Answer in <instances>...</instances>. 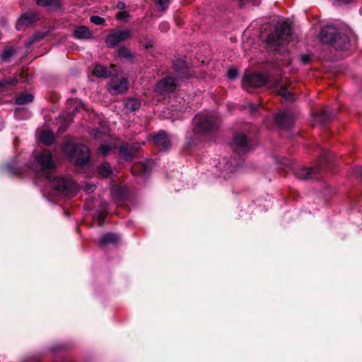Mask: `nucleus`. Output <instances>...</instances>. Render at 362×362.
Instances as JSON below:
<instances>
[{
    "label": "nucleus",
    "mask_w": 362,
    "mask_h": 362,
    "mask_svg": "<svg viewBox=\"0 0 362 362\" xmlns=\"http://www.w3.org/2000/svg\"><path fill=\"white\" fill-rule=\"evenodd\" d=\"M320 38L323 43L331 44L336 49L344 50L349 47V35L332 25L324 27L321 30Z\"/></svg>",
    "instance_id": "f257e3e1"
},
{
    "label": "nucleus",
    "mask_w": 362,
    "mask_h": 362,
    "mask_svg": "<svg viewBox=\"0 0 362 362\" xmlns=\"http://www.w3.org/2000/svg\"><path fill=\"white\" fill-rule=\"evenodd\" d=\"M219 119L214 112H202L197 115L193 119V132L198 136H203L218 128Z\"/></svg>",
    "instance_id": "f03ea898"
},
{
    "label": "nucleus",
    "mask_w": 362,
    "mask_h": 362,
    "mask_svg": "<svg viewBox=\"0 0 362 362\" xmlns=\"http://www.w3.org/2000/svg\"><path fill=\"white\" fill-rule=\"evenodd\" d=\"M281 83V78L275 77L269 79L263 74L250 72L245 73L242 81V86L245 89L250 87L259 88L264 85L269 88H273L278 87Z\"/></svg>",
    "instance_id": "7ed1b4c3"
},
{
    "label": "nucleus",
    "mask_w": 362,
    "mask_h": 362,
    "mask_svg": "<svg viewBox=\"0 0 362 362\" xmlns=\"http://www.w3.org/2000/svg\"><path fill=\"white\" fill-rule=\"evenodd\" d=\"M189 73L188 68L181 67L176 70L174 77L167 76L166 78L158 82L156 87V92L160 95H166L173 92L175 88L179 86V80L184 78H188Z\"/></svg>",
    "instance_id": "20e7f679"
},
{
    "label": "nucleus",
    "mask_w": 362,
    "mask_h": 362,
    "mask_svg": "<svg viewBox=\"0 0 362 362\" xmlns=\"http://www.w3.org/2000/svg\"><path fill=\"white\" fill-rule=\"evenodd\" d=\"M31 168L38 176L49 177L48 171L54 170L55 168L52 153L47 149L42 151L35 156Z\"/></svg>",
    "instance_id": "39448f33"
},
{
    "label": "nucleus",
    "mask_w": 362,
    "mask_h": 362,
    "mask_svg": "<svg viewBox=\"0 0 362 362\" xmlns=\"http://www.w3.org/2000/svg\"><path fill=\"white\" fill-rule=\"evenodd\" d=\"M291 28L286 21H279L274 32L269 35L267 42L274 49L290 41Z\"/></svg>",
    "instance_id": "423d86ee"
},
{
    "label": "nucleus",
    "mask_w": 362,
    "mask_h": 362,
    "mask_svg": "<svg viewBox=\"0 0 362 362\" xmlns=\"http://www.w3.org/2000/svg\"><path fill=\"white\" fill-rule=\"evenodd\" d=\"M64 151L76 165H83L89 161L90 151L85 145L68 142L65 144Z\"/></svg>",
    "instance_id": "0eeeda50"
},
{
    "label": "nucleus",
    "mask_w": 362,
    "mask_h": 362,
    "mask_svg": "<svg viewBox=\"0 0 362 362\" xmlns=\"http://www.w3.org/2000/svg\"><path fill=\"white\" fill-rule=\"evenodd\" d=\"M49 179L52 187L59 194L72 196L78 190L76 183L70 177H54Z\"/></svg>",
    "instance_id": "6e6552de"
},
{
    "label": "nucleus",
    "mask_w": 362,
    "mask_h": 362,
    "mask_svg": "<svg viewBox=\"0 0 362 362\" xmlns=\"http://www.w3.org/2000/svg\"><path fill=\"white\" fill-rule=\"evenodd\" d=\"M132 37L129 30H119L108 35L105 39V43L110 47H115L119 42L125 41Z\"/></svg>",
    "instance_id": "1a4fd4ad"
},
{
    "label": "nucleus",
    "mask_w": 362,
    "mask_h": 362,
    "mask_svg": "<svg viewBox=\"0 0 362 362\" xmlns=\"http://www.w3.org/2000/svg\"><path fill=\"white\" fill-rule=\"evenodd\" d=\"M110 92L113 95L124 94L129 88V82L126 78H113L110 82Z\"/></svg>",
    "instance_id": "9d476101"
},
{
    "label": "nucleus",
    "mask_w": 362,
    "mask_h": 362,
    "mask_svg": "<svg viewBox=\"0 0 362 362\" xmlns=\"http://www.w3.org/2000/svg\"><path fill=\"white\" fill-rule=\"evenodd\" d=\"M154 144L160 151L168 149L171 146V141L164 131H160L153 137Z\"/></svg>",
    "instance_id": "9b49d317"
},
{
    "label": "nucleus",
    "mask_w": 362,
    "mask_h": 362,
    "mask_svg": "<svg viewBox=\"0 0 362 362\" xmlns=\"http://www.w3.org/2000/svg\"><path fill=\"white\" fill-rule=\"evenodd\" d=\"M293 120V114L288 110L280 112L276 117V121L281 128L290 127L292 125Z\"/></svg>",
    "instance_id": "f8f14e48"
},
{
    "label": "nucleus",
    "mask_w": 362,
    "mask_h": 362,
    "mask_svg": "<svg viewBox=\"0 0 362 362\" xmlns=\"http://www.w3.org/2000/svg\"><path fill=\"white\" fill-rule=\"evenodd\" d=\"M293 172L299 180H308L315 176L317 170L300 165L295 168Z\"/></svg>",
    "instance_id": "ddd939ff"
},
{
    "label": "nucleus",
    "mask_w": 362,
    "mask_h": 362,
    "mask_svg": "<svg viewBox=\"0 0 362 362\" xmlns=\"http://www.w3.org/2000/svg\"><path fill=\"white\" fill-rule=\"evenodd\" d=\"M37 19V15L33 11H28L23 14L16 23L17 30H20L23 26L32 24Z\"/></svg>",
    "instance_id": "4468645a"
},
{
    "label": "nucleus",
    "mask_w": 362,
    "mask_h": 362,
    "mask_svg": "<svg viewBox=\"0 0 362 362\" xmlns=\"http://www.w3.org/2000/svg\"><path fill=\"white\" fill-rule=\"evenodd\" d=\"M18 79L15 77H8L0 80V93L10 91L16 85Z\"/></svg>",
    "instance_id": "2eb2a0df"
},
{
    "label": "nucleus",
    "mask_w": 362,
    "mask_h": 362,
    "mask_svg": "<svg viewBox=\"0 0 362 362\" xmlns=\"http://www.w3.org/2000/svg\"><path fill=\"white\" fill-rule=\"evenodd\" d=\"M74 36L79 40L89 39L92 37V32L88 27L81 25L74 30Z\"/></svg>",
    "instance_id": "dca6fc26"
},
{
    "label": "nucleus",
    "mask_w": 362,
    "mask_h": 362,
    "mask_svg": "<svg viewBox=\"0 0 362 362\" xmlns=\"http://www.w3.org/2000/svg\"><path fill=\"white\" fill-rule=\"evenodd\" d=\"M234 142L242 151H246L248 148L249 141L244 134L238 133L235 134Z\"/></svg>",
    "instance_id": "f3484780"
},
{
    "label": "nucleus",
    "mask_w": 362,
    "mask_h": 362,
    "mask_svg": "<svg viewBox=\"0 0 362 362\" xmlns=\"http://www.w3.org/2000/svg\"><path fill=\"white\" fill-rule=\"evenodd\" d=\"M81 107H83V104L81 100L77 99H71L67 100L66 109L69 115H74L75 112L78 111Z\"/></svg>",
    "instance_id": "a211bd4d"
},
{
    "label": "nucleus",
    "mask_w": 362,
    "mask_h": 362,
    "mask_svg": "<svg viewBox=\"0 0 362 362\" xmlns=\"http://www.w3.org/2000/svg\"><path fill=\"white\" fill-rule=\"evenodd\" d=\"M119 237L118 235L115 233H107L100 238L99 243L101 245L116 243L119 241Z\"/></svg>",
    "instance_id": "6ab92c4d"
},
{
    "label": "nucleus",
    "mask_w": 362,
    "mask_h": 362,
    "mask_svg": "<svg viewBox=\"0 0 362 362\" xmlns=\"http://www.w3.org/2000/svg\"><path fill=\"white\" fill-rule=\"evenodd\" d=\"M94 74L98 77L107 78L111 75V71L101 64H97L93 70Z\"/></svg>",
    "instance_id": "aec40b11"
},
{
    "label": "nucleus",
    "mask_w": 362,
    "mask_h": 362,
    "mask_svg": "<svg viewBox=\"0 0 362 362\" xmlns=\"http://www.w3.org/2000/svg\"><path fill=\"white\" fill-rule=\"evenodd\" d=\"M125 108L132 112L136 111L140 108L141 103L139 100L136 98H129L126 100Z\"/></svg>",
    "instance_id": "412c9836"
},
{
    "label": "nucleus",
    "mask_w": 362,
    "mask_h": 362,
    "mask_svg": "<svg viewBox=\"0 0 362 362\" xmlns=\"http://www.w3.org/2000/svg\"><path fill=\"white\" fill-rule=\"evenodd\" d=\"M39 139L45 145H50L54 141V135L51 132L45 130L40 134Z\"/></svg>",
    "instance_id": "4be33fe9"
},
{
    "label": "nucleus",
    "mask_w": 362,
    "mask_h": 362,
    "mask_svg": "<svg viewBox=\"0 0 362 362\" xmlns=\"http://www.w3.org/2000/svg\"><path fill=\"white\" fill-rule=\"evenodd\" d=\"M132 171L134 175H146L148 173V169L146 165L139 163L132 166Z\"/></svg>",
    "instance_id": "5701e85b"
},
{
    "label": "nucleus",
    "mask_w": 362,
    "mask_h": 362,
    "mask_svg": "<svg viewBox=\"0 0 362 362\" xmlns=\"http://www.w3.org/2000/svg\"><path fill=\"white\" fill-rule=\"evenodd\" d=\"M34 97L32 94L24 93L18 96L16 99V103L18 105H22L30 103L33 100Z\"/></svg>",
    "instance_id": "b1692460"
},
{
    "label": "nucleus",
    "mask_w": 362,
    "mask_h": 362,
    "mask_svg": "<svg viewBox=\"0 0 362 362\" xmlns=\"http://www.w3.org/2000/svg\"><path fill=\"white\" fill-rule=\"evenodd\" d=\"M238 170V167L237 166H233L231 165V164H227L226 166H225V169L224 170L222 171L221 173V177L223 178V179H228L230 177H232V175L233 173H235Z\"/></svg>",
    "instance_id": "393cba45"
},
{
    "label": "nucleus",
    "mask_w": 362,
    "mask_h": 362,
    "mask_svg": "<svg viewBox=\"0 0 362 362\" xmlns=\"http://www.w3.org/2000/svg\"><path fill=\"white\" fill-rule=\"evenodd\" d=\"M329 119H330L329 114L328 113V112L327 110H322V112L317 113L315 115L316 122L322 123V124H325V123L329 122Z\"/></svg>",
    "instance_id": "a878e982"
},
{
    "label": "nucleus",
    "mask_w": 362,
    "mask_h": 362,
    "mask_svg": "<svg viewBox=\"0 0 362 362\" xmlns=\"http://www.w3.org/2000/svg\"><path fill=\"white\" fill-rule=\"evenodd\" d=\"M278 93L286 100L291 101L294 100L293 94L287 90V87L286 86H281Z\"/></svg>",
    "instance_id": "bb28decb"
},
{
    "label": "nucleus",
    "mask_w": 362,
    "mask_h": 362,
    "mask_svg": "<svg viewBox=\"0 0 362 362\" xmlns=\"http://www.w3.org/2000/svg\"><path fill=\"white\" fill-rule=\"evenodd\" d=\"M111 173H112V170L108 163H103L99 167V173L105 177H108L111 174Z\"/></svg>",
    "instance_id": "cd10ccee"
},
{
    "label": "nucleus",
    "mask_w": 362,
    "mask_h": 362,
    "mask_svg": "<svg viewBox=\"0 0 362 362\" xmlns=\"http://www.w3.org/2000/svg\"><path fill=\"white\" fill-rule=\"evenodd\" d=\"M16 52V49L13 47L6 48L1 55V59L3 61H7L11 58Z\"/></svg>",
    "instance_id": "c85d7f7f"
},
{
    "label": "nucleus",
    "mask_w": 362,
    "mask_h": 362,
    "mask_svg": "<svg viewBox=\"0 0 362 362\" xmlns=\"http://www.w3.org/2000/svg\"><path fill=\"white\" fill-rule=\"evenodd\" d=\"M136 149H133V148H130L129 149L128 148H127L126 146H121L119 148V152L121 154H122L126 159H129V158H131L132 157H133L134 153L136 152Z\"/></svg>",
    "instance_id": "c756f323"
},
{
    "label": "nucleus",
    "mask_w": 362,
    "mask_h": 362,
    "mask_svg": "<svg viewBox=\"0 0 362 362\" xmlns=\"http://www.w3.org/2000/svg\"><path fill=\"white\" fill-rule=\"evenodd\" d=\"M118 55L121 58L131 59L134 58L133 54L126 47H121L118 50Z\"/></svg>",
    "instance_id": "7c9ffc66"
},
{
    "label": "nucleus",
    "mask_w": 362,
    "mask_h": 362,
    "mask_svg": "<svg viewBox=\"0 0 362 362\" xmlns=\"http://www.w3.org/2000/svg\"><path fill=\"white\" fill-rule=\"evenodd\" d=\"M155 4L160 11H165L168 8L170 0H155Z\"/></svg>",
    "instance_id": "2f4dec72"
},
{
    "label": "nucleus",
    "mask_w": 362,
    "mask_h": 362,
    "mask_svg": "<svg viewBox=\"0 0 362 362\" xmlns=\"http://www.w3.org/2000/svg\"><path fill=\"white\" fill-rule=\"evenodd\" d=\"M112 150L113 147L107 144H102L98 149L100 154L103 156L110 154Z\"/></svg>",
    "instance_id": "473e14b6"
},
{
    "label": "nucleus",
    "mask_w": 362,
    "mask_h": 362,
    "mask_svg": "<svg viewBox=\"0 0 362 362\" xmlns=\"http://www.w3.org/2000/svg\"><path fill=\"white\" fill-rule=\"evenodd\" d=\"M90 22L95 25H102L105 23V19L98 16H93L90 17Z\"/></svg>",
    "instance_id": "72a5a7b5"
},
{
    "label": "nucleus",
    "mask_w": 362,
    "mask_h": 362,
    "mask_svg": "<svg viewBox=\"0 0 362 362\" xmlns=\"http://www.w3.org/2000/svg\"><path fill=\"white\" fill-rule=\"evenodd\" d=\"M228 76L229 78L230 79H234L238 75V70L235 69V68H230L228 70Z\"/></svg>",
    "instance_id": "f704fd0d"
},
{
    "label": "nucleus",
    "mask_w": 362,
    "mask_h": 362,
    "mask_svg": "<svg viewBox=\"0 0 362 362\" xmlns=\"http://www.w3.org/2000/svg\"><path fill=\"white\" fill-rule=\"evenodd\" d=\"M103 132L98 129H93L90 132V135L95 139H101L103 137Z\"/></svg>",
    "instance_id": "c9c22d12"
},
{
    "label": "nucleus",
    "mask_w": 362,
    "mask_h": 362,
    "mask_svg": "<svg viewBox=\"0 0 362 362\" xmlns=\"http://www.w3.org/2000/svg\"><path fill=\"white\" fill-rule=\"evenodd\" d=\"M129 18V13L127 11H121L117 14V18L121 21H126Z\"/></svg>",
    "instance_id": "e433bc0d"
},
{
    "label": "nucleus",
    "mask_w": 362,
    "mask_h": 362,
    "mask_svg": "<svg viewBox=\"0 0 362 362\" xmlns=\"http://www.w3.org/2000/svg\"><path fill=\"white\" fill-rule=\"evenodd\" d=\"M140 43L141 45H143L146 48H149L153 46V41L151 40H147V39L141 40Z\"/></svg>",
    "instance_id": "4c0bfd02"
},
{
    "label": "nucleus",
    "mask_w": 362,
    "mask_h": 362,
    "mask_svg": "<svg viewBox=\"0 0 362 362\" xmlns=\"http://www.w3.org/2000/svg\"><path fill=\"white\" fill-rule=\"evenodd\" d=\"M170 28V25L168 22H162L159 25V29L162 32L168 31Z\"/></svg>",
    "instance_id": "58836bf2"
},
{
    "label": "nucleus",
    "mask_w": 362,
    "mask_h": 362,
    "mask_svg": "<svg viewBox=\"0 0 362 362\" xmlns=\"http://www.w3.org/2000/svg\"><path fill=\"white\" fill-rule=\"evenodd\" d=\"M331 156H332L331 153H329V151H325L321 156V158L326 162H329L331 159Z\"/></svg>",
    "instance_id": "ea45409f"
},
{
    "label": "nucleus",
    "mask_w": 362,
    "mask_h": 362,
    "mask_svg": "<svg viewBox=\"0 0 362 362\" xmlns=\"http://www.w3.org/2000/svg\"><path fill=\"white\" fill-rule=\"evenodd\" d=\"M241 4L251 2L254 6L259 5L261 0H238Z\"/></svg>",
    "instance_id": "a19ab883"
},
{
    "label": "nucleus",
    "mask_w": 362,
    "mask_h": 362,
    "mask_svg": "<svg viewBox=\"0 0 362 362\" xmlns=\"http://www.w3.org/2000/svg\"><path fill=\"white\" fill-rule=\"evenodd\" d=\"M35 1L38 5L42 6H48L52 1V0H35Z\"/></svg>",
    "instance_id": "79ce46f5"
},
{
    "label": "nucleus",
    "mask_w": 362,
    "mask_h": 362,
    "mask_svg": "<svg viewBox=\"0 0 362 362\" xmlns=\"http://www.w3.org/2000/svg\"><path fill=\"white\" fill-rule=\"evenodd\" d=\"M352 0H334L333 4L335 5V6H339V5H341V4H349L351 1Z\"/></svg>",
    "instance_id": "37998d69"
},
{
    "label": "nucleus",
    "mask_w": 362,
    "mask_h": 362,
    "mask_svg": "<svg viewBox=\"0 0 362 362\" xmlns=\"http://www.w3.org/2000/svg\"><path fill=\"white\" fill-rule=\"evenodd\" d=\"M95 188V186L94 185H88L86 186L84 190L87 193H90V192H93Z\"/></svg>",
    "instance_id": "c03bdc74"
},
{
    "label": "nucleus",
    "mask_w": 362,
    "mask_h": 362,
    "mask_svg": "<svg viewBox=\"0 0 362 362\" xmlns=\"http://www.w3.org/2000/svg\"><path fill=\"white\" fill-rule=\"evenodd\" d=\"M104 220H105V216L103 215L102 214H100L98 217V225L100 226H103Z\"/></svg>",
    "instance_id": "a18cd8bd"
},
{
    "label": "nucleus",
    "mask_w": 362,
    "mask_h": 362,
    "mask_svg": "<svg viewBox=\"0 0 362 362\" xmlns=\"http://www.w3.org/2000/svg\"><path fill=\"white\" fill-rule=\"evenodd\" d=\"M301 61L303 64H305L310 61V56L308 55H303L301 57Z\"/></svg>",
    "instance_id": "49530a36"
},
{
    "label": "nucleus",
    "mask_w": 362,
    "mask_h": 362,
    "mask_svg": "<svg viewBox=\"0 0 362 362\" xmlns=\"http://www.w3.org/2000/svg\"><path fill=\"white\" fill-rule=\"evenodd\" d=\"M249 107H250V109L251 110V111L253 112V111H255L257 109L258 105L253 104V103H250Z\"/></svg>",
    "instance_id": "de8ad7c7"
},
{
    "label": "nucleus",
    "mask_w": 362,
    "mask_h": 362,
    "mask_svg": "<svg viewBox=\"0 0 362 362\" xmlns=\"http://www.w3.org/2000/svg\"><path fill=\"white\" fill-rule=\"evenodd\" d=\"M117 8L121 10L124 9L125 8V4L123 2H119L117 4Z\"/></svg>",
    "instance_id": "09e8293b"
},
{
    "label": "nucleus",
    "mask_w": 362,
    "mask_h": 362,
    "mask_svg": "<svg viewBox=\"0 0 362 362\" xmlns=\"http://www.w3.org/2000/svg\"><path fill=\"white\" fill-rule=\"evenodd\" d=\"M356 173L362 177V167L361 166L358 167L356 168Z\"/></svg>",
    "instance_id": "8fccbe9b"
},
{
    "label": "nucleus",
    "mask_w": 362,
    "mask_h": 362,
    "mask_svg": "<svg viewBox=\"0 0 362 362\" xmlns=\"http://www.w3.org/2000/svg\"><path fill=\"white\" fill-rule=\"evenodd\" d=\"M40 37H40L38 35H35L34 36L35 40H38V39H40Z\"/></svg>",
    "instance_id": "3c124183"
},
{
    "label": "nucleus",
    "mask_w": 362,
    "mask_h": 362,
    "mask_svg": "<svg viewBox=\"0 0 362 362\" xmlns=\"http://www.w3.org/2000/svg\"><path fill=\"white\" fill-rule=\"evenodd\" d=\"M35 39H34V40H33L31 42H30V44L33 43V42H35Z\"/></svg>",
    "instance_id": "603ef678"
},
{
    "label": "nucleus",
    "mask_w": 362,
    "mask_h": 362,
    "mask_svg": "<svg viewBox=\"0 0 362 362\" xmlns=\"http://www.w3.org/2000/svg\"><path fill=\"white\" fill-rule=\"evenodd\" d=\"M35 39H34V40H33L31 42H30V44L33 43V42H35Z\"/></svg>",
    "instance_id": "864d4df0"
},
{
    "label": "nucleus",
    "mask_w": 362,
    "mask_h": 362,
    "mask_svg": "<svg viewBox=\"0 0 362 362\" xmlns=\"http://www.w3.org/2000/svg\"><path fill=\"white\" fill-rule=\"evenodd\" d=\"M35 39H34V40H33L31 42H30V44L33 43V42H35Z\"/></svg>",
    "instance_id": "5fc2aeb1"
},
{
    "label": "nucleus",
    "mask_w": 362,
    "mask_h": 362,
    "mask_svg": "<svg viewBox=\"0 0 362 362\" xmlns=\"http://www.w3.org/2000/svg\"><path fill=\"white\" fill-rule=\"evenodd\" d=\"M35 39H34V40H33L31 42H30V44L33 43V42H35Z\"/></svg>",
    "instance_id": "6e6d98bb"
},
{
    "label": "nucleus",
    "mask_w": 362,
    "mask_h": 362,
    "mask_svg": "<svg viewBox=\"0 0 362 362\" xmlns=\"http://www.w3.org/2000/svg\"><path fill=\"white\" fill-rule=\"evenodd\" d=\"M360 13H361V14L362 15V6H361V9H360Z\"/></svg>",
    "instance_id": "4d7b16f0"
}]
</instances>
